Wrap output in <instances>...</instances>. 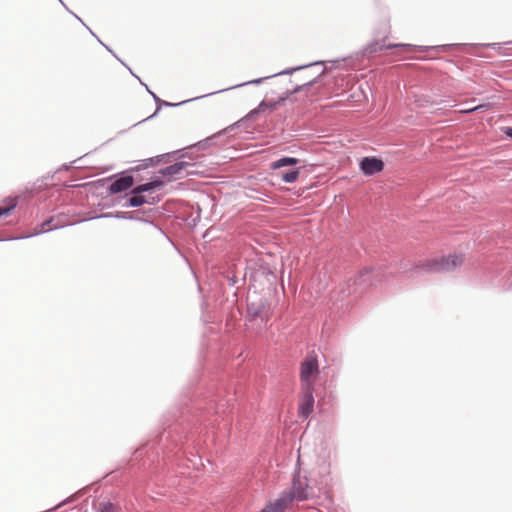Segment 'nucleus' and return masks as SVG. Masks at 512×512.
I'll list each match as a JSON object with an SVG mask.
<instances>
[{
  "mask_svg": "<svg viewBox=\"0 0 512 512\" xmlns=\"http://www.w3.org/2000/svg\"><path fill=\"white\" fill-rule=\"evenodd\" d=\"M323 491L324 489H318V487L311 482L307 474H303L300 469H296L292 476L291 489L283 491L280 496H288L292 502H303L318 496L319 493Z\"/></svg>",
  "mask_w": 512,
  "mask_h": 512,
  "instance_id": "nucleus-1",
  "label": "nucleus"
},
{
  "mask_svg": "<svg viewBox=\"0 0 512 512\" xmlns=\"http://www.w3.org/2000/svg\"><path fill=\"white\" fill-rule=\"evenodd\" d=\"M319 376L318 361L316 356H308L301 362L300 381L301 389H314Z\"/></svg>",
  "mask_w": 512,
  "mask_h": 512,
  "instance_id": "nucleus-2",
  "label": "nucleus"
},
{
  "mask_svg": "<svg viewBox=\"0 0 512 512\" xmlns=\"http://www.w3.org/2000/svg\"><path fill=\"white\" fill-rule=\"evenodd\" d=\"M247 311L251 320L264 323L268 318V303L264 298L258 297L255 292L249 293Z\"/></svg>",
  "mask_w": 512,
  "mask_h": 512,
  "instance_id": "nucleus-3",
  "label": "nucleus"
},
{
  "mask_svg": "<svg viewBox=\"0 0 512 512\" xmlns=\"http://www.w3.org/2000/svg\"><path fill=\"white\" fill-rule=\"evenodd\" d=\"M318 64H321V63L320 62H316V63H313V64H305V65L297 66V67H294V68H288V69L283 70L281 72L274 73L271 76H264V77L258 78L256 80H249V81L244 82L242 84H236V85H233V86L228 87V88H224V89L219 90V91H215V92H212V93H209V94H206V95L195 97L192 100H198V99L203 98L205 96H211V95H213L215 93L226 92V91H228L230 89H236V88H240V87L247 86V85H259V84H262L264 81L268 80L269 78L283 76V75H291L294 72L300 71L302 69H307L308 67H311L312 65H318Z\"/></svg>",
  "mask_w": 512,
  "mask_h": 512,
  "instance_id": "nucleus-4",
  "label": "nucleus"
},
{
  "mask_svg": "<svg viewBox=\"0 0 512 512\" xmlns=\"http://www.w3.org/2000/svg\"><path fill=\"white\" fill-rule=\"evenodd\" d=\"M308 478L315 483L318 489L326 490L331 484V464L329 462L320 463L313 468Z\"/></svg>",
  "mask_w": 512,
  "mask_h": 512,
  "instance_id": "nucleus-5",
  "label": "nucleus"
},
{
  "mask_svg": "<svg viewBox=\"0 0 512 512\" xmlns=\"http://www.w3.org/2000/svg\"><path fill=\"white\" fill-rule=\"evenodd\" d=\"M189 167H191L189 162H176L173 165L166 166L161 169L160 174L169 180L178 179L186 175L193 174L192 171L187 170Z\"/></svg>",
  "mask_w": 512,
  "mask_h": 512,
  "instance_id": "nucleus-6",
  "label": "nucleus"
},
{
  "mask_svg": "<svg viewBox=\"0 0 512 512\" xmlns=\"http://www.w3.org/2000/svg\"><path fill=\"white\" fill-rule=\"evenodd\" d=\"M465 262V255L463 253H453L447 256L439 257L438 262L434 265H439L443 271H453L463 266Z\"/></svg>",
  "mask_w": 512,
  "mask_h": 512,
  "instance_id": "nucleus-7",
  "label": "nucleus"
},
{
  "mask_svg": "<svg viewBox=\"0 0 512 512\" xmlns=\"http://www.w3.org/2000/svg\"><path fill=\"white\" fill-rule=\"evenodd\" d=\"M302 390V398L300 405H298V414L303 419H306L309 415H311L314 406V388H301Z\"/></svg>",
  "mask_w": 512,
  "mask_h": 512,
  "instance_id": "nucleus-8",
  "label": "nucleus"
},
{
  "mask_svg": "<svg viewBox=\"0 0 512 512\" xmlns=\"http://www.w3.org/2000/svg\"><path fill=\"white\" fill-rule=\"evenodd\" d=\"M383 169V162L378 158H362L360 162V170L362 174L371 176L379 173Z\"/></svg>",
  "mask_w": 512,
  "mask_h": 512,
  "instance_id": "nucleus-9",
  "label": "nucleus"
},
{
  "mask_svg": "<svg viewBox=\"0 0 512 512\" xmlns=\"http://www.w3.org/2000/svg\"><path fill=\"white\" fill-rule=\"evenodd\" d=\"M133 184V177L128 176H122L112 181V183L109 186V192L111 193H121L122 191H125L129 188H131Z\"/></svg>",
  "mask_w": 512,
  "mask_h": 512,
  "instance_id": "nucleus-10",
  "label": "nucleus"
},
{
  "mask_svg": "<svg viewBox=\"0 0 512 512\" xmlns=\"http://www.w3.org/2000/svg\"><path fill=\"white\" fill-rule=\"evenodd\" d=\"M291 498L288 496H280L274 500V502H269L266 507H264L261 512H284V509L287 508L289 504H291Z\"/></svg>",
  "mask_w": 512,
  "mask_h": 512,
  "instance_id": "nucleus-11",
  "label": "nucleus"
},
{
  "mask_svg": "<svg viewBox=\"0 0 512 512\" xmlns=\"http://www.w3.org/2000/svg\"><path fill=\"white\" fill-rule=\"evenodd\" d=\"M162 185H164V181H162L160 178H155L144 184L136 185L132 188L131 193L143 195L144 193H149L160 188Z\"/></svg>",
  "mask_w": 512,
  "mask_h": 512,
  "instance_id": "nucleus-12",
  "label": "nucleus"
},
{
  "mask_svg": "<svg viewBox=\"0 0 512 512\" xmlns=\"http://www.w3.org/2000/svg\"><path fill=\"white\" fill-rule=\"evenodd\" d=\"M383 49V41L381 39H376L368 44L364 48H362L361 52L356 53V58L359 57H371L377 52Z\"/></svg>",
  "mask_w": 512,
  "mask_h": 512,
  "instance_id": "nucleus-13",
  "label": "nucleus"
},
{
  "mask_svg": "<svg viewBox=\"0 0 512 512\" xmlns=\"http://www.w3.org/2000/svg\"><path fill=\"white\" fill-rule=\"evenodd\" d=\"M154 203V198L147 197L146 195L141 194H132L128 200H126V203L124 204V207L130 208V207H140L141 205H151Z\"/></svg>",
  "mask_w": 512,
  "mask_h": 512,
  "instance_id": "nucleus-14",
  "label": "nucleus"
},
{
  "mask_svg": "<svg viewBox=\"0 0 512 512\" xmlns=\"http://www.w3.org/2000/svg\"><path fill=\"white\" fill-rule=\"evenodd\" d=\"M286 99H287V96L281 97L277 101H271V102L263 101V102L259 103L257 109L252 110L251 116H253L254 114H257L259 111H264L266 109H269V111H273L277 106H279L281 103H283L284 100H286Z\"/></svg>",
  "mask_w": 512,
  "mask_h": 512,
  "instance_id": "nucleus-15",
  "label": "nucleus"
},
{
  "mask_svg": "<svg viewBox=\"0 0 512 512\" xmlns=\"http://www.w3.org/2000/svg\"><path fill=\"white\" fill-rule=\"evenodd\" d=\"M299 163L298 158L283 157L271 163L272 170H278L286 166H295Z\"/></svg>",
  "mask_w": 512,
  "mask_h": 512,
  "instance_id": "nucleus-16",
  "label": "nucleus"
},
{
  "mask_svg": "<svg viewBox=\"0 0 512 512\" xmlns=\"http://www.w3.org/2000/svg\"><path fill=\"white\" fill-rule=\"evenodd\" d=\"M146 90H148L149 94L151 96H153V99H154L155 103H157L159 105L158 108H156L155 113L159 112L161 106H165V107H178V106L183 105L186 102L190 101V100H185V101H182L180 103H169V102L161 100L159 97H157V95L154 92H152L151 90H149L148 87H146ZM154 115H156V114H154Z\"/></svg>",
  "mask_w": 512,
  "mask_h": 512,
  "instance_id": "nucleus-17",
  "label": "nucleus"
},
{
  "mask_svg": "<svg viewBox=\"0 0 512 512\" xmlns=\"http://www.w3.org/2000/svg\"><path fill=\"white\" fill-rule=\"evenodd\" d=\"M96 512H118V508L110 501H101L96 505Z\"/></svg>",
  "mask_w": 512,
  "mask_h": 512,
  "instance_id": "nucleus-18",
  "label": "nucleus"
},
{
  "mask_svg": "<svg viewBox=\"0 0 512 512\" xmlns=\"http://www.w3.org/2000/svg\"><path fill=\"white\" fill-rule=\"evenodd\" d=\"M436 262H437V258L436 259L425 260V261L420 263V267H421V269L429 271V272H440V271H443L442 269H440L439 265H434V263H436Z\"/></svg>",
  "mask_w": 512,
  "mask_h": 512,
  "instance_id": "nucleus-19",
  "label": "nucleus"
},
{
  "mask_svg": "<svg viewBox=\"0 0 512 512\" xmlns=\"http://www.w3.org/2000/svg\"><path fill=\"white\" fill-rule=\"evenodd\" d=\"M299 176V169H292L286 173H282L281 179L283 182L292 184L297 181Z\"/></svg>",
  "mask_w": 512,
  "mask_h": 512,
  "instance_id": "nucleus-20",
  "label": "nucleus"
},
{
  "mask_svg": "<svg viewBox=\"0 0 512 512\" xmlns=\"http://www.w3.org/2000/svg\"><path fill=\"white\" fill-rule=\"evenodd\" d=\"M53 222V218L49 219V220H46V221H43V223L41 224V229L40 231H38L36 234L38 233H47L48 231H51L53 229H58V227H61V225L59 224H56L54 226H52Z\"/></svg>",
  "mask_w": 512,
  "mask_h": 512,
  "instance_id": "nucleus-21",
  "label": "nucleus"
},
{
  "mask_svg": "<svg viewBox=\"0 0 512 512\" xmlns=\"http://www.w3.org/2000/svg\"><path fill=\"white\" fill-rule=\"evenodd\" d=\"M17 206V201L16 200H13L12 201V204H10L9 206L7 207H0V217L4 216V215H8L9 213L12 212V210Z\"/></svg>",
  "mask_w": 512,
  "mask_h": 512,
  "instance_id": "nucleus-22",
  "label": "nucleus"
},
{
  "mask_svg": "<svg viewBox=\"0 0 512 512\" xmlns=\"http://www.w3.org/2000/svg\"><path fill=\"white\" fill-rule=\"evenodd\" d=\"M313 82L314 81L312 80V81H308V82H306V83H304V84H302L300 86H296V87H294V89H293V91L291 93L301 92L303 89L311 86L313 84Z\"/></svg>",
  "mask_w": 512,
  "mask_h": 512,
  "instance_id": "nucleus-23",
  "label": "nucleus"
},
{
  "mask_svg": "<svg viewBox=\"0 0 512 512\" xmlns=\"http://www.w3.org/2000/svg\"><path fill=\"white\" fill-rule=\"evenodd\" d=\"M115 217L119 219H133V217L128 212H117Z\"/></svg>",
  "mask_w": 512,
  "mask_h": 512,
  "instance_id": "nucleus-24",
  "label": "nucleus"
},
{
  "mask_svg": "<svg viewBox=\"0 0 512 512\" xmlns=\"http://www.w3.org/2000/svg\"><path fill=\"white\" fill-rule=\"evenodd\" d=\"M392 47H400L405 51H409L411 49V46L409 44H400V45H386V49H390Z\"/></svg>",
  "mask_w": 512,
  "mask_h": 512,
  "instance_id": "nucleus-25",
  "label": "nucleus"
},
{
  "mask_svg": "<svg viewBox=\"0 0 512 512\" xmlns=\"http://www.w3.org/2000/svg\"><path fill=\"white\" fill-rule=\"evenodd\" d=\"M483 107V105H479V106H474L472 108H465L464 110H460L459 112L460 113H464V114H467V113H470V112H473V111H476V110H479Z\"/></svg>",
  "mask_w": 512,
  "mask_h": 512,
  "instance_id": "nucleus-26",
  "label": "nucleus"
},
{
  "mask_svg": "<svg viewBox=\"0 0 512 512\" xmlns=\"http://www.w3.org/2000/svg\"><path fill=\"white\" fill-rule=\"evenodd\" d=\"M357 292V289L354 288V289H351V284H349V290H341V293L345 295H350L351 293H356Z\"/></svg>",
  "mask_w": 512,
  "mask_h": 512,
  "instance_id": "nucleus-27",
  "label": "nucleus"
},
{
  "mask_svg": "<svg viewBox=\"0 0 512 512\" xmlns=\"http://www.w3.org/2000/svg\"><path fill=\"white\" fill-rule=\"evenodd\" d=\"M504 134L512 138V127H506L503 129Z\"/></svg>",
  "mask_w": 512,
  "mask_h": 512,
  "instance_id": "nucleus-28",
  "label": "nucleus"
},
{
  "mask_svg": "<svg viewBox=\"0 0 512 512\" xmlns=\"http://www.w3.org/2000/svg\"><path fill=\"white\" fill-rule=\"evenodd\" d=\"M365 276H366V274H361V275H360V277H359V279H356V280L354 281V283H352V285H356V284H357V281H361V279H362V278H364Z\"/></svg>",
  "mask_w": 512,
  "mask_h": 512,
  "instance_id": "nucleus-29",
  "label": "nucleus"
},
{
  "mask_svg": "<svg viewBox=\"0 0 512 512\" xmlns=\"http://www.w3.org/2000/svg\"><path fill=\"white\" fill-rule=\"evenodd\" d=\"M68 502H69V499H67L66 501L61 502L59 505L56 506V509L58 507H61V506L65 505V504H67Z\"/></svg>",
  "mask_w": 512,
  "mask_h": 512,
  "instance_id": "nucleus-30",
  "label": "nucleus"
},
{
  "mask_svg": "<svg viewBox=\"0 0 512 512\" xmlns=\"http://www.w3.org/2000/svg\"><path fill=\"white\" fill-rule=\"evenodd\" d=\"M101 217H112L111 213H106L104 215H102Z\"/></svg>",
  "mask_w": 512,
  "mask_h": 512,
  "instance_id": "nucleus-31",
  "label": "nucleus"
},
{
  "mask_svg": "<svg viewBox=\"0 0 512 512\" xmlns=\"http://www.w3.org/2000/svg\"><path fill=\"white\" fill-rule=\"evenodd\" d=\"M75 17L77 18V20H79V21H81V22H82L81 17H78V16H76V15H75Z\"/></svg>",
  "mask_w": 512,
  "mask_h": 512,
  "instance_id": "nucleus-32",
  "label": "nucleus"
},
{
  "mask_svg": "<svg viewBox=\"0 0 512 512\" xmlns=\"http://www.w3.org/2000/svg\"><path fill=\"white\" fill-rule=\"evenodd\" d=\"M60 2L62 3V1L60 0Z\"/></svg>",
  "mask_w": 512,
  "mask_h": 512,
  "instance_id": "nucleus-33",
  "label": "nucleus"
}]
</instances>
